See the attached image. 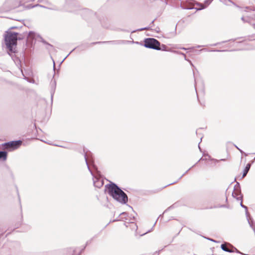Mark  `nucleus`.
Instances as JSON below:
<instances>
[{"mask_svg":"<svg viewBox=\"0 0 255 255\" xmlns=\"http://www.w3.org/2000/svg\"><path fill=\"white\" fill-rule=\"evenodd\" d=\"M125 225L126 226V227H128V225H127L126 223H125Z\"/></svg>","mask_w":255,"mask_h":255,"instance_id":"6e6d98bb","label":"nucleus"},{"mask_svg":"<svg viewBox=\"0 0 255 255\" xmlns=\"http://www.w3.org/2000/svg\"><path fill=\"white\" fill-rule=\"evenodd\" d=\"M7 153L5 151H0V160L5 161L7 158Z\"/></svg>","mask_w":255,"mask_h":255,"instance_id":"2eb2a0df","label":"nucleus"},{"mask_svg":"<svg viewBox=\"0 0 255 255\" xmlns=\"http://www.w3.org/2000/svg\"><path fill=\"white\" fill-rule=\"evenodd\" d=\"M200 51L223 52V51H226V50H207V49L204 48V49H202L200 50Z\"/></svg>","mask_w":255,"mask_h":255,"instance_id":"412c9836","label":"nucleus"},{"mask_svg":"<svg viewBox=\"0 0 255 255\" xmlns=\"http://www.w3.org/2000/svg\"><path fill=\"white\" fill-rule=\"evenodd\" d=\"M184 59H185V60L188 61L190 63V64L192 66H193V65L192 63L191 62V61L190 60H188V59H186V57H184Z\"/></svg>","mask_w":255,"mask_h":255,"instance_id":"c756f323","label":"nucleus"},{"mask_svg":"<svg viewBox=\"0 0 255 255\" xmlns=\"http://www.w3.org/2000/svg\"><path fill=\"white\" fill-rule=\"evenodd\" d=\"M240 205H241L242 207L245 208V209L246 210V215H247V218L249 217V213H248V212L247 211V207L245 206V205H244L243 204L242 201H241V202L240 203Z\"/></svg>","mask_w":255,"mask_h":255,"instance_id":"5701e85b","label":"nucleus"},{"mask_svg":"<svg viewBox=\"0 0 255 255\" xmlns=\"http://www.w3.org/2000/svg\"><path fill=\"white\" fill-rule=\"evenodd\" d=\"M35 36V33L33 31H29L28 33H27V40L28 41H32L34 38Z\"/></svg>","mask_w":255,"mask_h":255,"instance_id":"4468645a","label":"nucleus"},{"mask_svg":"<svg viewBox=\"0 0 255 255\" xmlns=\"http://www.w3.org/2000/svg\"><path fill=\"white\" fill-rule=\"evenodd\" d=\"M67 57H68V56H66L65 57V58H64V60H65V59H66V58H67Z\"/></svg>","mask_w":255,"mask_h":255,"instance_id":"a19ab883","label":"nucleus"},{"mask_svg":"<svg viewBox=\"0 0 255 255\" xmlns=\"http://www.w3.org/2000/svg\"><path fill=\"white\" fill-rule=\"evenodd\" d=\"M42 42L44 43V44H48L49 46L50 47H52V45L49 44H48L45 40H42Z\"/></svg>","mask_w":255,"mask_h":255,"instance_id":"2f4dec72","label":"nucleus"},{"mask_svg":"<svg viewBox=\"0 0 255 255\" xmlns=\"http://www.w3.org/2000/svg\"><path fill=\"white\" fill-rule=\"evenodd\" d=\"M91 241L92 240H91L88 241L87 242L86 246L84 247V248L81 250V251L80 252V253L78 255H75V253L76 252V249H74L73 250V254L72 255H81L82 252L85 250L86 246H87L88 245L90 244L91 243Z\"/></svg>","mask_w":255,"mask_h":255,"instance_id":"dca6fc26","label":"nucleus"},{"mask_svg":"<svg viewBox=\"0 0 255 255\" xmlns=\"http://www.w3.org/2000/svg\"><path fill=\"white\" fill-rule=\"evenodd\" d=\"M206 159H207L206 158H201L199 160L198 162H199V161H201V160H206Z\"/></svg>","mask_w":255,"mask_h":255,"instance_id":"72a5a7b5","label":"nucleus"},{"mask_svg":"<svg viewBox=\"0 0 255 255\" xmlns=\"http://www.w3.org/2000/svg\"><path fill=\"white\" fill-rule=\"evenodd\" d=\"M17 35L18 33L12 32L11 31H7L4 36V41L8 50V54L11 55V53H15L16 52L15 47L17 45Z\"/></svg>","mask_w":255,"mask_h":255,"instance_id":"7ed1b4c3","label":"nucleus"},{"mask_svg":"<svg viewBox=\"0 0 255 255\" xmlns=\"http://www.w3.org/2000/svg\"><path fill=\"white\" fill-rule=\"evenodd\" d=\"M220 1L226 5H229V3H232L234 4L231 0H220Z\"/></svg>","mask_w":255,"mask_h":255,"instance_id":"aec40b11","label":"nucleus"},{"mask_svg":"<svg viewBox=\"0 0 255 255\" xmlns=\"http://www.w3.org/2000/svg\"><path fill=\"white\" fill-rule=\"evenodd\" d=\"M173 183H170V184H169V185H172V184H173Z\"/></svg>","mask_w":255,"mask_h":255,"instance_id":"5fc2aeb1","label":"nucleus"},{"mask_svg":"<svg viewBox=\"0 0 255 255\" xmlns=\"http://www.w3.org/2000/svg\"><path fill=\"white\" fill-rule=\"evenodd\" d=\"M27 35V33H23L22 34H20L18 33V35H17V40H22Z\"/></svg>","mask_w":255,"mask_h":255,"instance_id":"f3484780","label":"nucleus"},{"mask_svg":"<svg viewBox=\"0 0 255 255\" xmlns=\"http://www.w3.org/2000/svg\"><path fill=\"white\" fill-rule=\"evenodd\" d=\"M144 46L155 50L160 49L158 46H160V42L154 38H147L144 40Z\"/></svg>","mask_w":255,"mask_h":255,"instance_id":"39448f33","label":"nucleus"},{"mask_svg":"<svg viewBox=\"0 0 255 255\" xmlns=\"http://www.w3.org/2000/svg\"><path fill=\"white\" fill-rule=\"evenodd\" d=\"M221 248L222 250L227 252L233 253L236 252L239 254H241L235 247L229 243L225 242L222 244Z\"/></svg>","mask_w":255,"mask_h":255,"instance_id":"0eeeda50","label":"nucleus"},{"mask_svg":"<svg viewBox=\"0 0 255 255\" xmlns=\"http://www.w3.org/2000/svg\"><path fill=\"white\" fill-rule=\"evenodd\" d=\"M84 153V158L85 160L88 168L89 171L90 172L92 175L93 176V183L95 187H97L98 188H100L103 186L104 184V181L99 178L97 177H96L94 175L93 172L91 169L90 167V164L92 165L94 169L97 171L98 169L94 163V160L93 158V154L90 151H85V149H83Z\"/></svg>","mask_w":255,"mask_h":255,"instance_id":"f03ea898","label":"nucleus"},{"mask_svg":"<svg viewBox=\"0 0 255 255\" xmlns=\"http://www.w3.org/2000/svg\"><path fill=\"white\" fill-rule=\"evenodd\" d=\"M215 161L216 162H218V160H215Z\"/></svg>","mask_w":255,"mask_h":255,"instance_id":"09e8293b","label":"nucleus"},{"mask_svg":"<svg viewBox=\"0 0 255 255\" xmlns=\"http://www.w3.org/2000/svg\"><path fill=\"white\" fill-rule=\"evenodd\" d=\"M107 193L115 200L122 204H126L128 201L127 194L115 183L111 182L106 185Z\"/></svg>","mask_w":255,"mask_h":255,"instance_id":"f257e3e1","label":"nucleus"},{"mask_svg":"<svg viewBox=\"0 0 255 255\" xmlns=\"http://www.w3.org/2000/svg\"><path fill=\"white\" fill-rule=\"evenodd\" d=\"M38 2H39L40 3H44V4H48V3H49V2H48L47 0H38Z\"/></svg>","mask_w":255,"mask_h":255,"instance_id":"393cba45","label":"nucleus"},{"mask_svg":"<svg viewBox=\"0 0 255 255\" xmlns=\"http://www.w3.org/2000/svg\"><path fill=\"white\" fill-rule=\"evenodd\" d=\"M252 163H249L247 164L245 168L244 169L243 173L242 178H244L248 174L251 167Z\"/></svg>","mask_w":255,"mask_h":255,"instance_id":"ddd939ff","label":"nucleus"},{"mask_svg":"<svg viewBox=\"0 0 255 255\" xmlns=\"http://www.w3.org/2000/svg\"><path fill=\"white\" fill-rule=\"evenodd\" d=\"M196 164H197V163H196V164H194V165H193V166H195V165H196Z\"/></svg>","mask_w":255,"mask_h":255,"instance_id":"8fccbe9b","label":"nucleus"},{"mask_svg":"<svg viewBox=\"0 0 255 255\" xmlns=\"http://www.w3.org/2000/svg\"><path fill=\"white\" fill-rule=\"evenodd\" d=\"M120 215L122 216V219H125L126 220H128L127 218L128 213L126 212L122 213Z\"/></svg>","mask_w":255,"mask_h":255,"instance_id":"4be33fe9","label":"nucleus"},{"mask_svg":"<svg viewBox=\"0 0 255 255\" xmlns=\"http://www.w3.org/2000/svg\"><path fill=\"white\" fill-rule=\"evenodd\" d=\"M129 224H130V227L132 229V230H135V231L137 230V226L136 225V224L135 223H134L132 221H131L129 223H128Z\"/></svg>","mask_w":255,"mask_h":255,"instance_id":"a211bd4d","label":"nucleus"},{"mask_svg":"<svg viewBox=\"0 0 255 255\" xmlns=\"http://www.w3.org/2000/svg\"><path fill=\"white\" fill-rule=\"evenodd\" d=\"M184 59H185V60L188 61L190 63V64L192 66H193V65L192 63L191 62V61L190 60H188V59H186V57H184Z\"/></svg>","mask_w":255,"mask_h":255,"instance_id":"7c9ffc66","label":"nucleus"},{"mask_svg":"<svg viewBox=\"0 0 255 255\" xmlns=\"http://www.w3.org/2000/svg\"><path fill=\"white\" fill-rule=\"evenodd\" d=\"M22 144L20 140L11 141L3 144L4 148L7 150H13L18 148Z\"/></svg>","mask_w":255,"mask_h":255,"instance_id":"423d86ee","label":"nucleus"},{"mask_svg":"<svg viewBox=\"0 0 255 255\" xmlns=\"http://www.w3.org/2000/svg\"><path fill=\"white\" fill-rule=\"evenodd\" d=\"M110 43L113 44H120L124 43V41L123 40H118V41H103V42H97L92 43L91 44H95L98 43Z\"/></svg>","mask_w":255,"mask_h":255,"instance_id":"9d476101","label":"nucleus"},{"mask_svg":"<svg viewBox=\"0 0 255 255\" xmlns=\"http://www.w3.org/2000/svg\"><path fill=\"white\" fill-rule=\"evenodd\" d=\"M221 160L225 161V159H221Z\"/></svg>","mask_w":255,"mask_h":255,"instance_id":"de8ad7c7","label":"nucleus"},{"mask_svg":"<svg viewBox=\"0 0 255 255\" xmlns=\"http://www.w3.org/2000/svg\"><path fill=\"white\" fill-rule=\"evenodd\" d=\"M56 84L55 80H52L50 83V86H51V88L50 92H51V97L52 100H53L54 93V91H55V90L56 88Z\"/></svg>","mask_w":255,"mask_h":255,"instance_id":"9b49d317","label":"nucleus"},{"mask_svg":"<svg viewBox=\"0 0 255 255\" xmlns=\"http://www.w3.org/2000/svg\"><path fill=\"white\" fill-rule=\"evenodd\" d=\"M246 9L247 13L242 17V20L252 25L255 29V9L249 7H247Z\"/></svg>","mask_w":255,"mask_h":255,"instance_id":"20e7f679","label":"nucleus"},{"mask_svg":"<svg viewBox=\"0 0 255 255\" xmlns=\"http://www.w3.org/2000/svg\"><path fill=\"white\" fill-rule=\"evenodd\" d=\"M67 57H68V56H66L65 57V58H64V60H65V59H66V58H67Z\"/></svg>","mask_w":255,"mask_h":255,"instance_id":"37998d69","label":"nucleus"},{"mask_svg":"<svg viewBox=\"0 0 255 255\" xmlns=\"http://www.w3.org/2000/svg\"><path fill=\"white\" fill-rule=\"evenodd\" d=\"M180 48L181 49H183V50L188 49V48H185V47H181V48Z\"/></svg>","mask_w":255,"mask_h":255,"instance_id":"f704fd0d","label":"nucleus"},{"mask_svg":"<svg viewBox=\"0 0 255 255\" xmlns=\"http://www.w3.org/2000/svg\"><path fill=\"white\" fill-rule=\"evenodd\" d=\"M202 136L201 137V141L202 140Z\"/></svg>","mask_w":255,"mask_h":255,"instance_id":"13d9d810","label":"nucleus"},{"mask_svg":"<svg viewBox=\"0 0 255 255\" xmlns=\"http://www.w3.org/2000/svg\"><path fill=\"white\" fill-rule=\"evenodd\" d=\"M210 240L213 241V242H216V241L213 239H209Z\"/></svg>","mask_w":255,"mask_h":255,"instance_id":"e433bc0d","label":"nucleus"},{"mask_svg":"<svg viewBox=\"0 0 255 255\" xmlns=\"http://www.w3.org/2000/svg\"><path fill=\"white\" fill-rule=\"evenodd\" d=\"M174 52L175 53L181 54V55H183V56H184V57H186V55L184 53H182L181 52L174 51Z\"/></svg>","mask_w":255,"mask_h":255,"instance_id":"a878e982","label":"nucleus"},{"mask_svg":"<svg viewBox=\"0 0 255 255\" xmlns=\"http://www.w3.org/2000/svg\"><path fill=\"white\" fill-rule=\"evenodd\" d=\"M196 164H197V163H196V164H194V165H193V166H195V165H196Z\"/></svg>","mask_w":255,"mask_h":255,"instance_id":"3c124183","label":"nucleus"},{"mask_svg":"<svg viewBox=\"0 0 255 255\" xmlns=\"http://www.w3.org/2000/svg\"><path fill=\"white\" fill-rule=\"evenodd\" d=\"M248 223L250 226V227L252 228L254 232V234L255 235V223L252 218L251 217H248L247 218Z\"/></svg>","mask_w":255,"mask_h":255,"instance_id":"f8f14e48","label":"nucleus"},{"mask_svg":"<svg viewBox=\"0 0 255 255\" xmlns=\"http://www.w3.org/2000/svg\"><path fill=\"white\" fill-rule=\"evenodd\" d=\"M183 175H184V174H183V175L180 178H181Z\"/></svg>","mask_w":255,"mask_h":255,"instance_id":"4d7b16f0","label":"nucleus"},{"mask_svg":"<svg viewBox=\"0 0 255 255\" xmlns=\"http://www.w3.org/2000/svg\"><path fill=\"white\" fill-rule=\"evenodd\" d=\"M154 21V20H153V21L151 22V23L150 24V25L153 24Z\"/></svg>","mask_w":255,"mask_h":255,"instance_id":"4c0bfd02","label":"nucleus"},{"mask_svg":"<svg viewBox=\"0 0 255 255\" xmlns=\"http://www.w3.org/2000/svg\"><path fill=\"white\" fill-rule=\"evenodd\" d=\"M196 164H197V163H196V164H194V165H193V166H195V165H196Z\"/></svg>","mask_w":255,"mask_h":255,"instance_id":"603ef678","label":"nucleus"},{"mask_svg":"<svg viewBox=\"0 0 255 255\" xmlns=\"http://www.w3.org/2000/svg\"><path fill=\"white\" fill-rule=\"evenodd\" d=\"M237 186L239 188V189L238 188H235L234 192L232 193V196L237 199L238 200L242 201L243 196L241 194V190L240 189V185L239 183H237L235 185V187L236 188Z\"/></svg>","mask_w":255,"mask_h":255,"instance_id":"6e6552de","label":"nucleus"},{"mask_svg":"<svg viewBox=\"0 0 255 255\" xmlns=\"http://www.w3.org/2000/svg\"><path fill=\"white\" fill-rule=\"evenodd\" d=\"M198 147H199V148L200 149V150H201V148H200V147L199 145H198Z\"/></svg>","mask_w":255,"mask_h":255,"instance_id":"864d4df0","label":"nucleus"},{"mask_svg":"<svg viewBox=\"0 0 255 255\" xmlns=\"http://www.w3.org/2000/svg\"><path fill=\"white\" fill-rule=\"evenodd\" d=\"M213 0H205L204 3H199L198 5L200 8L199 9H203L209 6Z\"/></svg>","mask_w":255,"mask_h":255,"instance_id":"1a4fd4ad","label":"nucleus"},{"mask_svg":"<svg viewBox=\"0 0 255 255\" xmlns=\"http://www.w3.org/2000/svg\"><path fill=\"white\" fill-rule=\"evenodd\" d=\"M67 57H68V56H66L65 57V58H64V60H65V59H66V58H67Z\"/></svg>","mask_w":255,"mask_h":255,"instance_id":"c03bdc74","label":"nucleus"},{"mask_svg":"<svg viewBox=\"0 0 255 255\" xmlns=\"http://www.w3.org/2000/svg\"><path fill=\"white\" fill-rule=\"evenodd\" d=\"M236 148H237V149H239V150L241 152H243V151H242V150H241V149H240L238 146H236Z\"/></svg>","mask_w":255,"mask_h":255,"instance_id":"c9c22d12","label":"nucleus"},{"mask_svg":"<svg viewBox=\"0 0 255 255\" xmlns=\"http://www.w3.org/2000/svg\"><path fill=\"white\" fill-rule=\"evenodd\" d=\"M202 47V46H201V45H198V46H197V47H198V48H199V47Z\"/></svg>","mask_w":255,"mask_h":255,"instance_id":"58836bf2","label":"nucleus"},{"mask_svg":"<svg viewBox=\"0 0 255 255\" xmlns=\"http://www.w3.org/2000/svg\"><path fill=\"white\" fill-rule=\"evenodd\" d=\"M36 6H39V7H44V8H47V7H46L43 5H41V4H35V5L33 6V7H36Z\"/></svg>","mask_w":255,"mask_h":255,"instance_id":"bb28decb","label":"nucleus"},{"mask_svg":"<svg viewBox=\"0 0 255 255\" xmlns=\"http://www.w3.org/2000/svg\"><path fill=\"white\" fill-rule=\"evenodd\" d=\"M67 57H68V56H66L65 57V58H64V60H65V59H66V58H67Z\"/></svg>","mask_w":255,"mask_h":255,"instance_id":"a18cd8bd","label":"nucleus"},{"mask_svg":"<svg viewBox=\"0 0 255 255\" xmlns=\"http://www.w3.org/2000/svg\"><path fill=\"white\" fill-rule=\"evenodd\" d=\"M246 39L249 40H255V35H253L251 36H248Z\"/></svg>","mask_w":255,"mask_h":255,"instance_id":"b1692460","label":"nucleus"},{"mask_svg":"<svg viewBox=\"0 0 255 255\" xmlns=\"http://www.w3.org/2000/svg\"><path fill=\"white\" fill-rule=\"evenodd\" d=\"M134 219H135V218H134V216H133V217H132V220H134Z\"/></svg>","mask_w":255,"mask_h":255,"instance_id":"49530a36","label":"nucleus"},{"mask_svg":"<svg viewBox=\"0 0 255 255\" xmlns=\"http://www.w3.org/2000/svg\"><path fill=\"white\" fill-rule=\"evenodd\" d=\"M67 57H68V56H66L65 57V58H64V60H65V59H66V58H67Z\"/></svg>","mask_w":255,"mask_h":255,"instance_id":"79ce46f5","label":"nucleus"},{"mask_svg":"<svg viewBox=\"0 0 255 255\" xmlns=\"http://www.w3.org/2000/svg\"><path fill=\"white\" fill-rule=\"evenodd\" d=\"M55 62L53 61V70H54V71L55 70Z\"/></svg>","mask_w":255,"mask_h":255,"instance_id":"473e14b6","label":"nucleus"},{"mask_svg":"<svg viewBox=\"0 0 255 255\" xmlns=\"http://www.w3.org/2000/svg\"><path fill=\"white\" fill-rule=\"evenodd\" d=\"M227 42V41H222V43H225ZM220 43H221V42H218V43H215V44H212L211 45V46H216L218 44H220Z\"/></svg>","mask_w":255,"mask_h":255,"instance_id":"cd10ccee","label":"nucleus"},{"mask_svg":"<svg viewBox=\"0 0 255 255\" xmlns=\"http://www.w3.org/2000/svg\"><path fill=\"white\" fill-rule=\"evenodd\" d=\"M158 47L160 49H157V50L167 51V47L164 44L160 45V46H158Z\"/></svg>","mask_w":255,"mask_h":255,"instance_id":"6ab92c4d","label":"nucleus"},{"mask_svg":"<svg viewBox=\"0 0 255 255\" xmlns=\"http://www.w3.org/2000/svg\"><path fill=\"white\" fill-rule=\"evenodd\" d=\"M148 29H149V27H144V28H140V29H138L137 30L138 31H142L144 30H147Z\"/></svg>","mask_w":255,"mask_h":255,"instance_id":"c85d7f7f","label":"nucleus"},{"mask_svg":"<svg viewBox=\"0 0 255 255\" xmlns=\"http://www.w3.org/2000/svg\"><path fill=\"white\" fill-rule=\"evenodd\" d=\"M15 28H16V27H12L10 28V29H14Z\"/></svg>","mask_w":255,"mask_h":255,"instance_id":"ea45409f","label":"nucleus"}]
</instances>
